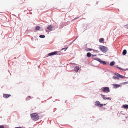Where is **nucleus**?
Wrapping results in <instances>:
<instances>
[{"mask_svg": "<svg viewBox=\"0 0 128 128\" xmlns=\"http://www.w3.org/2000/svg\"><path fill=\"white\" fill-rule=\"evenodd\" d=\"M30 116L32 120H34L35 122H36V120H40V115H38V113L31 114Z\"/></svg>", "mask_w": 128, "mask_h": 128, "instance_id": "1", "label": "nucleus"}, {"mask_svg": "<svg viewBox=\"0 0 128 128\" xmlns=\"http://www.w3.org/2000/svg\"><path fill=\"white\" fill-rule=\"evenodd\" d=\"M100 50L102 52L106 53L108 50V48L104 46H100L99 48Z\"/></svg>", "mask_w": 128, "mask_h": 128, "instance_id": "2", "label": "nucleus"}, {"mask_svg": "<svg viewBox=\"0 0 128 128\" xmlns=\"http://www.w3.org/2000/svg\"><path fill=\"white\" fill-rule=\"evenodd\" d=\"M95 106H98V108H102V106H106V104H100V101H96V102H95Z\"/></svg>", "mask_w": 128, "mask_h": 128, "instance_id": "3", "label": "nucleus"}, {"mask_svg": "<svg viewBox=\"0 0 128 128\" xmlns=\"http://www.w3.org/2000/svg\"><path fill=\"white\" fill-rule=\"evenodd\" d=\"M102 91L103 92H107V94H108V92H110V88L108 87H106L104 88H103L102 89Z\"/></svg>", "mask_w": 128, "mask_h": 128, "instance_id": "4", "label": "nucleus"}, {"mask_svg": "<svg viewBox=\"0 0 128 128\" xmlns=\"http://www.w3.org/2000/svg\"><path fill=\"white\" fill-rule=\"evenodd\" d=\"M52 28H53V26H48L47 30H48V32H52Z\"/></svg>", "mask_w": 128, "mask_h": 128, "instance_id": "5", "label": "nucleus"}, {"mask_svg": "<svg viewBox=\"0 0 128 128\" xmlns=\"http://www.w3.org/2000/svg\"><path fill=\"white\" fill-rule=\"evenodd\" d=\"M58 54V52H53L52 53L49 54L48 56H56V55Z\"/></svg>", "mask_w": 128, "mask_h": 128, "instance_id": "6", "label": "nucleus"}, {"mask_svg": "<svg viewBox=\"0 0 128 128\" xmlns=\"http://www.w3.org/2000/svg\"><path fill=\"white\" fill-rule=\"evenodd\" d=\"M3 96L4 98H10V96H12V95L8 94H4Z\"/></svg>", "mask_w": 128, "mask_h": 128, "instance_id": "7", "label": "nucleus"}, {"mask_svg": "<svg viewBox=\"0 0 128 128\" xmlns=\"http://www.w3.org/2000/svg\"><path fill=\"white\" fill-rule=\"evenodd\" d=\"M74 70L76 72H78V70H80V66H76L74 68Z\"/></svg>", "mask_w": 128, "mask_h": 128, "instance_id": "8", "label": "nucleus"}, {"mask_svg": "<svg viewBox=\"0 0 128 128\" xmlns=\"http://www.w3.org/2000/svg\"><path fill=\"white\" fill-rule=\"evenodd\" d=\"M42 30V28L40 26H36L35 28L36 32L37 30Z\"/></svg>", "mask_w": 128, "mask_h": 128, "instance_id": "9", "label": "nucleus"}, {"mask_svg": "<svg viewBox=\"0 0 128 128\" xmlns=\"http://www.w3.org/2000/svg\"><path fill=\"white\" fill-rule=\"evenodd\" d=\"M99 42L100 44H102L103 42H104V39L101 38L100 39Z\"/></svg>", "mask_w": 128, "mask_h": 128, "instance_id": "10", "label": "nucleus"}, {"mask_svg": "<svg viewBox=\"0 0 128 128\" xmlns=\"http://www.w3.org/2000/svg\"><path fill=\"white\" fill-rule=\"evenodd\" d=\"M100 64H103L104 66H106V62L101 60Z\"/></svg>", "mask_w": 128, "mask_h": 128, "instance_id": "11", "label": "nucleus"}, {"mask_svg": "<svg viewBox=\"0 0 128 128\" xmlns=\"http://www.w3.org/2000/svg\"><path fill=\"white\" fill-rule=\"evenodd\" d=\"M94 60H96L97 62H98L100 63L102 62V60L98 58H95Z\"/></svg>", "mask_w": 128, "mask_h": 128, "instance_id": "12", "label": "nucleus"}, {"mask_svg": "<svg viewBox=\"0 0 128 128\" xmlns=\"http://www.w3.org/2000/svg\"><path fill=\"white\" fill-rule=\"evenodd\" d=\"M122 108H124L125 110H128V105H124Z\"/></svg>", "mask_w": 128, "mask_h": 128, "instance_id": "13", "label": "nucleus"}, {"mask_svg": "<svg viewBox=\"0 0 128 128\" xmlns=\"http://www.w3.org/2000/svg\"><path fill=\"white\" fill-rule=\"evenodd\" d=\"M128 54V51L126 50H124L123 51V56H126Z\"/></svg>", "mask_w": 128, "mask_h": 128, "instance_id": "14", "label": "nucleus"}, {"mask_svg": "<svg viewBox=\"0 0 128 128\" xmlns=\"http://www.w3.org/2000/svg\"><path fill=\"white\" fill-rule=\"evenodd\" d=\"M101 96H102V98L104 100H106V96H104V95L102 94Z\"/></svg>", "mask_w": 128, "mask_h": 128, "instance_id": "15", "label": "nucleus"}, {"mask_svg": "<svg viewBox=\"0 0 128 128\" xmlns=\"http://www.w3.org/2000/svg\"><path fill=\"white\" fill-rule=\"evenodd\" d=\"M87 56L88 58H92V54H90V52L88 53Z\"/></svg>", "mask_w": 128, "mask_h": 128, "instance_id": "16", "label": "nucleus"}, {"mask_svg": "<svg viewBox=\"0 0 128 128\" xmlns=\"http://www.w3.org/2000/svg\"><path fill=\"white\" fill-rule=\"evenodd\" d=\"M116 64V63L114 62H112L110 63V66H114Z\"/></svg>", "mask_w": 128, "mask_h": 128, "instance_id": "17", "label": "nucleus"}, {"mask_svg": "<svg viewBox=\"0 0 128 128\" xmlns=\"http://www.w3.org/2000/svg\"><path fill=\"white\" fill-rule=\"evenodd\" d=\"M40 38H46V36H44V35H40Z\"/></svg>", "mask_w": 128, "mask_h": 128, "instance_id": "18", "label": "nucleus"}, {"mask_svg": "<svg viewBox=\"0 0 128 128\" xmlns=\"http://www.w3.org/2000/svg\"><path fill=\"white\" fill-rule=\"evenodd\" d=\"M30 98H32L31 96H28V98H26V100L28 101V100H30Z\"/></svg>", "mask_w": 128, "mask_h": 128, "instance_id": "19", "label": "nucleus"}, {"mask_svg": "<svg viewBox=\"0 0 128 128\" xmlns=\"http://www.w3.org/2000/svg\"><path fill=\"white\" fill-rule=\"evenodd\" d=\"M115 74L116 76H118V78H120V74L118 73H116Z\"/></svg>", "mask_w": 128, "mask_h": 128, "instance_id": "20", "label": "nucleus"}, {"mask_svg": "<svg viewBox=\"0 0 128 128\" xmlns=\"http://www.w3.org/2000/svg\"><path fill=\"white\" fill-rule=\"evenodd\" d=\"M114 86L115 88H120V86L118 85V84H115Z\"/></svg>", "mask_w": 128, "mask_h": 128, "instance_id": "21", "label": "nucleus"}, {"mask_svg": "<svg viewBox=\"0 0 128 128\" xmlns=\"http://www.w3.org/2000/svg\"><path fill=\"white\" fill-rule=\"evenodd\" d=\"M114 80H120V78L116 76L113 77Z\"/></svg>", "mask_w": 128, "mask_h": 128, "instance_id": "22", "label": "nucleus"}, {"mask_svg": "<svg viewBox=\"0 0 128 128\" xmlns=\"http://www.w3.org/2000/svg\"><path fill=\"white\" fill-rule=\"evenodd\" d=\"M106 100H112V98H106Z\"/></svg>", "mask_w": 128, "mask_h": 128, "instance_id": "23", "label": "nucleus"}, {"mask_svg": "<svg viewBox=\"0 0 128 128\" xmlns=\"http://www.w3.org/2000/svg\"><path fill=\"white\" fill-rule=\"evenodd\" d=\"M119 78H126V76L120 75V76H119Z\"/></svg>", "mask_w": 128, "mask_h": 128, "instance_id": "24", "label": "nucleus"}, {"mask_svg": "<svg viewBox=\"0 0 128 128\" xmlns=\"http://www.w3.org/2000/svg\"><path fill=\"white\" fill-rule=\"evenodd\" d=\"M68 48H64L62 49V50H65V52H66V50H68Z\"/></svg>", "mask_w": 128, "mask_h": 128, "instance_id": "25", "label": "nucleus"}, {"mask_svg": "<svg viewBox=\"0 0 128 128\" xmlns=\"http://www.w3.org/2000/svg\"><path fill=\"white\" fill-rule=\"evenodd\" d=\"M92 50L90 49V48H88L87 50V52H92Z\"/></svg>", "mask_w": 128, "mask_h": 128, "instance_id": "26", "label": "nucleus"}, {"mask_svg": "<svg viewBox=\"0 0 128 128\" xmlns=\"http://www.w3.org/2000/svg\"><path fill=\"white\" fill-rule=\"evenodd\" d=\"M0 128H6L4 126H0Z\"/></svg>", "mask_w": 128, "mask_h": 128, "instance_id": "27", "label": "nucleus"}, {"mask_svg": "<svg viewBox=\"0 0 128 128\" xmlns=\"http://www.w3.org/2000/svg\"><path fill=\"white\" fill-rule=\"evenodd\" d=\"M123 84H128V82H124Z\"/></svg>", "mask_w": 128, "mask_h": 128, "instance_id": "28", "label": "nucleus"}, {"mask_svg": "<svg viewBox=\"0 0 128 128\" xmlns=\"http://www.w3.org/2000/svg\"><path fill=\"white\" fill-rule=\"evenodd\" d=\"M118 68H119L120 70H122L120 67H118Z\"/></svg>", "mask_w": 128, "mask_h": 128, "instance_id": "29", "label": "nucleus"}, {"mask_svg": "<svg viewBox=\"0 0 128 128\" xmlns=\"http://www.w3.org/2000/svg\"><path fill=\"white\" fill-rule=\"evenodd\" d=\"M96 56V55H95V56Z\"/></svg>", "mask_w": 128, "mask_h": 128, "instance_id": "30", "label": "nucleus"}, {"mask_svg": "<svg viewBox=\"0 0 128 128\" xmlns=\"http://www.w3.org/2000/svg\"><path fill=\"white\" fill-rule=\"evenodd\" d=\"M76 20V19H75V20Z\"/></svg>", "mask_w": 128, "mask_h": 128, "instance_id": "31", "label": "nucleus"}]
</instances>
